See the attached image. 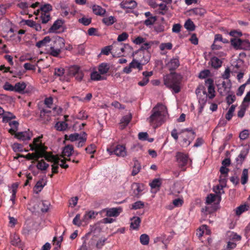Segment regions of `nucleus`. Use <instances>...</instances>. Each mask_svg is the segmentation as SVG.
I'll list each match as a JSON object with an SVG mask.
<instances>
[{"mask_svg":"<svg viewBox=\"0 0 250 250\" xmlns=\"http://www.w3.org/2000/svg\"><path fill=\"white\" fill-rule=\"evenodd\" d=\"M151 44L149 43H145L138 50L134 51L132 53V56H134L135 55L137 54L138 52H144V51H148V49L150 48Z\"/></svg>","mask_w":250,"mask_h":250,"instance_id":"nucleus-41","label":"nucleus"},{"mask_svg":"<svg viewBox=\"0 0 250 250\" xmlns=\"http://www.w3.org/2000/svg\"><path fill=\"white\" fill-rule=\"evenodd\" d=\"M249 209V205L247 204L241 205L236 208L235 210V213L238 215H240L243 212L248 210Z\"/></svg>","mask_w":250,"mask_h":250,"instance_id":"nucleus-29","label":"nucleus"},{"mask_svg":"<svg viewBox=\"0 0 250 250\" xmlns=\"http://www.w3.org/2000/svg\"><path fill=\"white\" fill-rule=\"evenodd\" d=\"M249 151V149L246 148L243 149L241 150L240 154L239 155L238 158L236 159V161L238 163H240V164L242 163L245 157L248 154Z\"/></svg>","mask_w":250,"mask_h":250,"instance_id":"nucleus-24","label":"nucleus"},{"mask_svg":"<svg viewBox=\"0 0 250 250\" xmlns=\"http://www.w3.org/2000/svg\"><path fill=\"white\" fill-rule=\"evenodd\" d=\"M176 158L180 167L183 168L187 165L188 159V154H184L181 152H178L176 153Z\"/></svg>","mask_w":250,"mask_h":250,"instance_id":"nucleus-6","label":"nucleus"},{"mask_svg":"<svg viewBox=\"0 0 250 250\" xmlns=\"http://www.w3.org/2000/svg\"><path fill=\"white\" fill-rule=\"evenodd\" d=\"M91 18H86L84 17H83L80 19H79L78 21L80 23H82L83 25L85 26L88 25L91 22Z\"/></svg>","mask_w":250,"mask_h":250,"instance_id":"nucleus-59","label":"nucleus"},{"mask_svg":"<svg viewBox=\"0 0 250 250\" xmlns=\"http://www.w3.org/2000/svg\"><path fill=\"white\" fill-rule=\"evenodd\" d=\"M73 151V146L71 145H68L63 147L62 151L61 157L64 158L65 156L69 157L72 154V152Z\"/></svg>","mask_w":250,"mask_h":250,"instance_id":"nucleus-21","label":"nucleus"},{"mask_svg":"<svg viewBox=\"0 0 250 250\" xmlns=\"http://www.w3.org/2000/svg\"><path fill=\"white\" fill-rule=\"evenodd\" d=\"M4 113L2 118L3 122H9L11 119L16 118V116L11 112H7Z\"/></svg>","mask_w":250,"mask_h":250,"instance_id":"nucleus-42","label":"nucleus"},{"mask_svg":"<svg viewBox=\"0 0 250 250\" xmlns=\"http://www.w3.org/2000/svg\"><path fill=\"white\" fill-rule=\"evenodd\" d=\"M11 243L12 245L16 246H20L21 243V240L18 235L14 234L12 238Z\"/></svg>","mask_w":250,"mask_h":250,"instance_id":"nucleus-50","label":"nucleus"},{"mask_svg":"<svg viewBox=\"0 0 250 250\" xmlns=\"http://www.w3.org/2000/svg\"><path fill=\"white\" fill-rule=\"evenodd\" d=\"M110 68L109 65L107 63H102L99 65L98 70L100 73L104 75L108 72Z\"/></svg>","mask_w":250,"mask_h":250,"instance_id":"nucleus-27","label":"nucleus"},{"mask_svg":"<svg viewBox=\"0 0 250 250\" xmlns=\"http://www.w3.org/2000/svg\"><path fill=\"white\" fill-rule=\"evenodd\" d=\"M152 71H144L143 72V75L144 76L143 80L138 83V84L140 86H143L146 85L149 82L148 77L152 75Z\"/></svg>","mask_w":250,"mask_h":250,"instance_id":"nucleus-19","label":"nucleus"},{"mask_svg":"<svg viewBox=\"0 0 250 250\" xmlns=\"http://www.w3.org/2000/svg\"><path fill=\"white\" fill-rule=\"evenodd\" d=\"M227 237L229 239L228 241V245L226 250H230L233 248L232 245L234 244V233L232 231H228L227 232Z\"/></svg>","mask_w":250,"mask_h":250,"instance_id":"nucleus-13","label":"nucleus"},{"mask_svg":"<svg viewBox=\"0 0 250 250\" xmlns=\"http://www.w3.org/2000/svg\"><path fill=\"white\" fill-rule=\"evenodd\" d=\"M61 52V50H59V49L55 48L52 46L50 47V54L52 56L58 57Z\"/></svg>","mask_w":250,"mask_h":250,"instance_id":"nucleus-62","label":"nucleus"},{"mask_svg":"<svg viewBox=\"0 0 250 250\" xmlns=\"http://www.w3.org/2000/svg\"><path fill=\"white\" fill-rule=\"evenodd\" d=\"M42 208H41V210L42 212H46L49 209V206L50 204L46 201H42Z\"/></svg>","mask_w":250,"mask_h":250,"instance_id":"nucleus-63","label":"nucleus"},{"mask_svg":"<svg viewBox=\"0 0 250 250\" xmlns=\"http://www.w3.org/2000/svg\"><path fill=\"white\" fill-rule=\"evenodd\" d=\"M217 86L218 88V91L220 93H222V91L221 90L222 87L224 88V91L228 93L229 91L230 88L231 86V83L229 80H226V81H223L221 83L217 84Z\"/></svg>","mask_w":250,"mask_h":250,"instance_id":"nucleus-10","label":"nucleus"},{"mask_svg":"<svg viewBox=\"0 0 250 250\" xmlns=\"http://www.w3.org/2000/svg\"><path fill=\"white\" fill-rule=\"evenodd\" d=\"M180 65V62L178 58H173L167 64L168 70L172 71L176 69Z\"/></svg>","mask_w":250,"mask_h":250,"instance_id":"nucleus-15","label":"nucleus"},{"mask_svg":"<svg viewBox=\"0 0 250 250\" xmlns=\"http://www.w3.org/2000/svg\"><path fill=\"white\" fill-rule=\"evenodd\" d=\"M141 223V219L139 217H134L131 220V222L130 223V227L133 229H137L140 226V224Z\"/></svg>","mask_w":250,"mask_h":250,"instance_id":"nucleus-36","label":"nucleus"},{"mask_svg":"<svg viewBox=\"0 0 250 250\" xmlns=\"http://www.w3.org/2000/svg\"><path fill=\"white\" fill-rule=\"evenodd\" d=\"M161 50H164L165 49L170 50L172 47V44L170 42L163 43L160 46Z\"/></svg>","mask_w":250,"mask_h":250,"instance_id":"nucleus-64","label":"nucleus"},{"mask_svg":"<svg viewBox=\"0 0 250 250\" xmlns=\"http://www.w3.org/2000/svg\"><path fill=\"white\" fill-rule=\"evenodd\" d=\"M145 205L144 202H143L141 201H138L136 202H135L132 205V209H140L144 207Z\"/></svg>","mask_w":250,"mask_h":250,"instance_id":"nucleus-54","label":"nucleus"},{"mask_svg":"<svg viewBox=\"0 0 250 250\" xmlns=\"http://www.w3.org/2000/svg\"><path fill=\"white\" fill-rule=\"evenodd\" d=\"M38 156V155L37 153H36V152H35V153H28L25 156H24L21 154H18L17 158L18 157H24L28 160H34L36 161H38V159L40 158V157H41V156Z\"/></svg>","mask_w":250,"mask_h":250,"instance_id":"nucleus-28","label":"nucleus"},{"mask_svg":"<svg viewBox=\"0 0 250 250\" xmlns=\"http://www.w3.org/2000/svg\"><path fill=\"white\" fill-rule=\"evenodd\" d=\"M80 134L77 133L71 134L68 136L67 135H65L64 138L65 140H69L71 142H74L80 139Z\"/></svg>","mask_w":250,"mask_h":250,"instance_id":"nucleus-43","label":"nucleus"},{"mask_svg":"<svg viewBox=\"0 0 250 250\" xmlns=\"http://www.w3.org/2000/svg\"><path fill=\"white\" fill-rule=\"evenodd\" d=\"M67 74L70 76L75 77L78 81H81L83 77V72L80 67L76 65L70 67L68 69Z\"/></svg>","mask_w":250,"mask_h":250,"instance_id":"nucleus-4","label":"nucleus"},{"mask_svg":"<svg viewBox=\"0 0 250 250\" xmlns=\"http://www.w3.org/2000/svg\"><path fill=\"white\" fill-rule=\"evenodd\" d=\"M137 54H139L140 58L137 60H139V62L142 63V64L147 63L150 58V54L148 51H144V52H138Z\"/></svg>","mask_w":250,"mask_h":250,"instance_id":"nucleus-11","label":"nucleus"},{"mask_svg":"<svg viewBox=\"0 0 250 250\" xmlns=\"http://www.w3.org/2000/svg\"><path fill=\"white\" fill-rule=\"evenodd\" d=\"M184 26L188 31H193L195 29V26L193 22L190 19H188L186 21Z\"/></svg>","mask_w":250,"mask_h":250,"instance_id":"nucleus-35","label":"nucleus"},{"mask_svg":"<svg viewBox=\"0 0 250 250\" xmlns=\"http://www.w3.org/2000/svg\"><path fill=\"white\" fill-rule=\"evenodd\" d=\"M32 136V133L29 131V129L28 131L19 132L15 133V137L19 140L22 141L30 140Z\"/></svg>","mask_w":250,"mask_h":250,"instance_id":"nucleus-7","label":"nucleus"},{"mask_svg":"<svg viewBox=\"0 0 250 250\" xmlns=\"http://www.w3.org/2000/svg\"><path fill=\"white\" fill-rule=\"evenodd\" d=\"M107 151L110 154L114 153L119 157H124L126 155L125 147L123 145H117L116 147L113 149L108 148Z\"/></svg>","mask_w":250,"mask_h":250,"instance_id":"nucleus-5","label":"nucleus"},{"mask_svg":"<svg viewBox=\"0 0 250 250\" xmlns=\"http://www.w3.org/2000/svg\"><path fill=\"white\" fill-rule=\"evenodd\" d=\"M82 221L81 220V215L80 214H77L73 220V223L74 225L80 227L82 225Z\"/></svg>","mask_w":250,"mask_h":250,"instance_id":"nucleus-60","label":"nucleus"},{"mask_svg":"<svg viewBox=\"0 0 250 250\" xmlns=\"http://www.w3.org/2000/svg\"><path fill=\"white\" fill-rule=\"evenodd\" d=\"M250 104V91L248 92L244 98L242 104L248 107Z\"/></svg>","mask_w":250,"mask_h":250,"instance_id":"nucleus-58","label":"nucleus"},{"mask_svg":"<svg viewBox=\"0 0 250 250\" xmlns=\"http://www.w3.org/2000/svg\"><path fill=\"white\" fill-rule=\"evenodd\" d=\"M192 12L196 15L202 16L206 13V10L203 8H195L191 10Z\"/></svg>","mask_w":250,"mask_h":250,"instance_id":"nucleus-51","label":"nucleus"},{"mask_svg":"<svg viewBox=\"0 0 250 250\" xmlns=\"http://www.w3.org/2000/svg\"><path fill=\"white\" fill-rule=\"evenodd\" d=\"M156 16H150L144 21V24L146 26H150L153 25L157 21Z\"/></svg>","mask_w":250,"mask_h":250,"instance_id":"nucleus-45","label":"nucleus"},{"mask_svg":"<svg viewBox=\"0 0 250 250\" xmlns=\"http://www.w3.org/2000/svg\"><path fill=\"white\" fill-rule=\"evenodd\" d=\"M234 111V105L232 104L231 105L230 107L229 108L228 111L226 114L225 118L226 120L229 121L231 119L232 117L233 116V112Z\"/></svg>","mask_w":250,"mask_h":250,"instance_id":"nucleus-47","label":"nucleus"},{"mask_svg":"<svg viewBox=\"0 0 250 250\" xmlns=\"http://www.w3.org/2000/svg\"><path fill=\"white\" fill-rule=\"evenodd\" d=\"M93 13L96 15L103 16L105 14L106 10L101 6L97 5H94L92 6Z\"/></svg>","mask_w":250,"mask_h":250,"instance_id":"nucleus-23","label":"nucleus"},{"mask_svg":"<svg viewBox=\"0 0 250 250\" xmlns=\"http://www.w3.org/2000/svg\"><path fill=\"white\" fill-rule=\"evenodd\" d=\"M45 179L42 178L41 180L38 181L35 186L34 187L33 190L36 193H39L43 188L46 185L47 181L46 180V177L44 176Z\"/></svg>","mask_w":250,"mask_h":250,"instance_id":"nucleus-14","label":"nucleus"},{"mask_svg":"<svg viewBox=\"0 0 250 250\" xmlns=\"http://www.w3.org/2000/svg\"><path fill=\"white\" fill-rule=\"evenodd\" d=\"M41 13H49L52 10V7L50 4H45L40 7Z\"/></svg>","mask_w":250,"mask_h":250,"instance_id":"nucleus-46","label":"nucleus"},{"mask_svg":"<svg viewBox=\"0 0 250 250\" xmlns=\"http://www.w3.org/2000/svg\"><path fill=\"white\" fill-rule=\"evenodd\" d=\"M120 6L123 9H133L137 6V2L133 0H125L122 1Z\"/></svg>","mask_w":250,"mask_h":250,"instance_id":"nucleus-12","label":"nucleus"},{"mask_svg":"<svg viewBox=\"0 0 250 250\" xmlns=\"http://www.w3.org/2000/svg\"><path fill=\"white\" fill-rule=\"evenodd\" d=\"M96 148L94 144H91L85 148V150L89 154H94L96 152Z\"/></svg>","mask_w":250,"mask_h":250,"instance_id":"nucleus-61","label":"nucleus"},{"mask_svg":"<svg viewBox=\"0 0 250 250\" xmlns=\"http://www.w3.org/2000/svg\"><path fill=\"white\" fill-rule=\"evenodd\" d=\"M248 107L244 106V105L241 104L240 106V110L238 111L237 116L238 117L242 118L244 117L246 110Z\"/></svg>","mask_w":250,"mask_h":250,"instance_id":"nucleus-56","label":"nucleus"},{"mask_svg":"<svg viewBox=\"0 0 250 250\" xmlns=\"http://www.w3.org/2000/svg\"><path fill=\"white\" fill-rule=\"evenodd\" d=\"M40 18L42 20V22L43 24L46 23L51 19V17L49 13H41Z\"/></svg>","mask_w":250,"mask_h":250,"instance_id":"nucleus-49","label":"nucleus"},{"mask_svg":"<svg viewBox=\"0 0 250 250\" xmlns=\"http://www.w3.org/2000/svg\"><path fill=\"white\" fill-rule=\"evenodd\" d=\"M211 62L212 66L216 69L221 67L222 63V61L216 57L211 58Z\"/></svg>","mask_w":250,"mask_h":250,"instance_id":"nucleus-30","label":"nucleus"},{"mask_svg":"<svg viewBox=\"0 0 250 250\" xmlns=\"http://www.w3.org/2000/svg\"><path fill=\"white\" fill-rule=\"evenodd\" d=\"M243 36L241 31L235 30V49L250 50V42L239 37Z\"/></svg>","mask_w":250,"mask_h":250,"instance_id":"nucleus-3","label":"nucleus"},{"mask_svg":"<svg viewBox=\"0 0 250 250\" xmlns=\"http://www.w3.org/2000/svg\"><path fill=\"white\" fill-rule=\"evenodd\" d=\"M67 126L68 124L64 121L57 122L55 126L57 130L59 131L65 130L67 128Z\"/></svg>","mask_w":250,"mask_h":250,"instance_id":"nucleus-32","label":"nucleus"},{"mask_svg":"<svg viewBox=\"0 0 250 250\" xmlns=\"http://www.w3.org/2000/svg\"><path fill=\"white\" fill-rule=\"evenodd\" d=\"M140 240L142 245H147L149 243V237L148 235L143 234L140 236Z\"/></svg>","mask_w":250,"mask_h":250,"instance_id":"nucleus-48","label":"nucleus"},{"mask_svg":"<svg viewBox=\"0 0 250 250\" xmlns=\"http://www.w3.org/2000/svg\"><path fill=\"white\" fill-rule=\"evenodd\" d=\"M103 22L107 26L113 24L116 21V20L114 16H110L107 18H104L102 20Z\"/></svg>","mask_w":250,"mask_h":250,"instance_id":"nucleus-33","label":"nucleus"},{"mask_svg":"<svg viewBox=\"0 0 250 250\" xmlns=\"http://www.w3.org/2000/svg\"><path fill=\"white\" fill-rule=\"evenodd\" d=\"M151 113L147 120L150 124H155L156 126L160 125L164 122V117L167 114V107L162 104L158 103L152 108Z\"/></svg>","mask_w":250,"mask_h":250,"instance_id":"nucleus-1","label":"nucleus"},{"mask_svg":"<svg viewBox=\"0 0 250 250\" xmlns=\"http://www.w3.org/2000/svg\"><path fill=\"white\" fill-rule=\"evenodd\" d=\"M36 167L38 169L45 170L49 167V164L45 163L43 160H41L38 161Z\"/></svg>","mask_w":250,"mask_h":250,"instance_id":"nucleus-39","label":"nucleus"},{"mask_svg":"<svg viewBox=\"0 0 250 250\" xmlns=\"http://www.w3.org/2000/svg\"><path fill=\"white\" fill-rule=\"evenodd\" d=\"M132 118L131 114L124 116L120 121V126L122 129H124L130 122Z\"/></svg>","mask_w":250,"mask_h":250,"instance_id":"nucleus-22","label":"nucleus"},{"mask_svg":"<svg viewBox=\"0 0 250 250\" xmlns=\"http://www.w3.org/2000/svg\"><path fill=\"white\" fill-rule=\"evenodd\" d=\"M132 188L133 189V195L137 198L140 197V193L142 191L140 188V186L138 183H133L132 185Z\"/></svg>","mask_w":250,"mask_h":250,"instance_id":"nucleus-25","label":"nucleus"},{"mask_svg":"<svg viewBox=\"0 0 250 250\" xmlns=\"http://www.w3.org/2000/svg\"><path fill=\"white\" fill-rule=\"evenodd\" d=\"M104 212H106V216L108 217H117L122 211L121 208H105L103 209Z\"/></svg>","mask_w":250,"mask_h":250,"instance_id":"nucleus-9","label":"nucleus"},{"mask_svg":"<svg viewBox=\"0 0 250 250\" xmlns=\"http://www.w3.org/2000/svg\"><path fill=\"white\" fill-rule=\"evenodd\" d=\"M246 58V54L245 52H241L239 54V59L237 60V63L235 67H239L242 66L244 63V59Z\"/></svg>","mask_w":250,"mask_h":250,"instance_id":"nucleus-38","label":"nucleus"},{"mask_svg":"<svg viewBox=\"0 0 250 250\" xmlns=\"http://www.w3.org/2000/svg\"><path fill=\"white\" fill-rule=\"evenodd\" d=\"M250 135V131L248 129H244L239 133V138L241 140L247 139Z\"/></svg>","mask_w":250,"mask_h":250,"instance_id":"nucleus-52","label":"nucleus"},{"mask_svg":"<svg viewBox=\"0 0 250 250\" xmlns=\"http://www.w3.org/2000/svg\"><path fill=\"white\" fill-rule=\"evenodd\" d=\"M50 38L49 36H46L42 40L37 42L36 44V46L38 48H41L42 46H45L47 43L50 42Z\"/></svg>","mask_w":250,"mask_h":250,"instance_id":"nucleus-31","label":"nucleus"},{"mask_svg":"<svg viewBox=\"0 0 250 250\" xmlns=\"http://www.w3.org/2000/svg\"><path fill=\"white\" fill-rule=\"evenodd\" d=\"M26 86V84L24 82L17 83L14 85L15 92L22 93Z\"/></svg>","mask_w":250,"mask_h":250,"instance_id":"nucleus-26","label":"nucleus"},{"mask_svg":"<svg viewBox=\"0 0 250 250\" xmlns=\"http://www.w3.org/2000/svg\"><path fill=\"white\" fill-rule=\"evenodd\" d=\"M64 23L63 21L62 20H57L56 21L53 25L51 26V27L48 30L49 33H55L57 32V30L60 29L63 23Z\"/></svg>","mask_w":250,"mask_h":250,"instance_id":"nucleus-18","label":"nucleus"},{"mask_svg":"<svg viewBox=\"0 0 250 250\" xmlns=\"http://www.w3.org/2000/svg\"><path fill=\"white\" fill-rule=\"evenodd\" d=\"M29 146L31 150H35L36 153H37L38 156L40 155L39 154H43L47 152L46 149H47V147L45 146L42 145V144H40L37 148L34 147L32 144L29 145Z\"/></svg>","mask_w":250,"mask_h":250,"instance_id":"nucleus-17","label":"nucleus"},{"mask_svg":"<svg viewBox=\"0 0 250 250\" xmlns=\"http://www.w3.org/2000/svg\"><path fill=\"white\" fill-rule=\"evenodd\" d=\"M12 148L15 152H22L23 151V146L21 144L15 143L12 146Z\"/></svg>","mask_w":250,"mask_h":250,"instance_id":"nucleus-53","label":"nucleus"},{"mask_svg":"<svg viewBox=\"0 0 250 250\" xmlns=\"http://www.w3.org/2000/svg\"><path fill=\"white\" fill-rule=\"evenodd\" d=\"M208 228V226L206 225H203L197 230L196 234L199 238L203 236L204 232V229H207Z\"/></svg>","mask_w":250,"mask_h":250,"instance_id":"nucleus-55","label":"nucleus"},{"mask_svg":"<svg viewBox=\"0 0 250 250\" xmlns=\"http://www.w3.org/2000/svg\"><path fill=\"white\" fill-rule=\"evenodd\" d=\"M248 169L245 168L243 169L242 175L241 176V183L242 185H245L248 181Z\"/></svg>","mask_w":250,"mask_h":250,"instance_id":"nucleus-34","label":"nucleus"},{"mask_svg":"<svg viewBox=\"0 0 250 250\" xmlns=\"http://www.w3.org/2000/svg\"><path fill=\"white\" fill-rule=\"evenodd\" d=\"M162 182L161 180L159 178H156L149 184L150 187L152 188H159L161 186Z\"/></svg>","mask_w":250,"mask_h":250,"instance_id":"nucleus-44","label":"nucleus"},{"mask_svg":"<svg viewBox=\"0 0 250 250\" xmlns=\"http://www.w3.org/2000/svg\"><path fill=\"white\" fill-rule=\"evenodd\" d=\"M182 78L180 74L171 72L164 77V84L172 89L175 93H178L181 90L180 84Z\"/></svg>","mask_w":250,"mask_h":250,"instance_id":"nucleus-2","label":"nucleus"},{"mask_svg":"<svg viewBox=\"0 0 250 250\" xmlns=\"http://www.w3.org/2000/svg\"><path fill=\"white\" fill-rule=\"evenodd\" d=\"M94 215L95 212L94 211H90L84 215L83 219V221L84 222H86L88 219L94 218H95Z\"/></svg>","mask_w":250,"mask_h":250,"instance_id":"nucleus-57","label":"nucleus"},{"mask_svg":"<svg viewBox=\"0 0 250 250\" xmlns=\"http://www.w3.org/2000/svg\"><path fill=\"white\" fill-rule=\"evenodd\" d=\"M40 158L44 157L46 160L49 162H54L56 165H59L60 160L58 155H53L51 153L46 152L43 154H40Z\"/></svg>","mask_w":250,"mask_h":250,"instance_id":"nucleus-8","label":"nucleus"},{"mask_svg":"<svg viewBox=\"0 0 250 250\" xmlns=\"http://www.w3.org/2000/svg\"><path fill=\"white\" fill-rule=\"evenodd\" d=\"M141 169V165L140 164L137 160L134 161V164L133 167V170L132 171V175L135 176L137 175L140 171Z\"/></svg>","mask_w":250,"mask_h":250,"instance_id":"nucleus-40","label":"nucleus"},{"mask_svg":"<svg viewBox=\"0 0 250 250\" xmlns=\"http://www.w3.org/2000/svg\"><path fill=\"white\" fill-rule=\"evenodd\" d=\"M64 40L62 38L58 37L54 41V44L52 46L62 50V49L64 47Z\"/></svg>","mask_w":250,"mask_h":250,"instance_id":"nucleus-20","label":"nucleus"},{"mask_svg":"<svg viewBox=\"0 0 250 250\" xmlns=\"http://www.w3.org/2000/svg\"><path fill=\"white\" fill-rule=\"evenodd\" d=\"M220 200L221 196L220 195L214 194H209L206 197V204L209 205L216 201V203H215V204H218Z\"/></svg>","mask_w":250,"mask_h":250,"instance_id":"nucleus-16","label":"nucleus"},{"mask_svg":"<svg viewBox=\"0 0 250 250\" xmlns=\"http://www.w3.org/2000/svg\"><path fill=\"white\" fill-rule=\"evenodd\" d=\"M91 79L93 81H99L106 80V77L102 76L101 74L98 73L97 71H94L91 74Z\"/></svg>","mask_w":250,"mask_h":250,"instance_id":"nucleus-37","label":"nucleus"}]
</instances>
